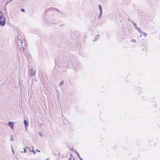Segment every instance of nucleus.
Listing matches in <instances>:
<instances>
[{
	"label": "nucleus",
	"instance_id": "1",
	"mask_svg": "<svg viewBox=\"0 0 160 160\" xmlns=\"http://www.w3.org/2000/svg\"><path fill=\"white\" fill-rule=\"evenodd\" d=\"M25 42L24 40L22 38H19V37H18V39L17 41V43L18 48H20L21 46L20 50L21 51L23 52L25 49L24 46H25Z\"/></svg>",
	"mask_w": 160,
	"mask_h": 160
},
{
	"label": "nucleus",
	"instance_id": "2",
	"mask_svg": "<svg viewBox=\"0 0 160 160\" xmlns=\"http://www.w3.org/2000/svg\"><path fill=\"white\" fill-rule=\"evenodd\" d=\"M2 20H0V25L2 27L4 26L5 24L6 18L5 17H2Z\"/></svg>",
	"mask_w": 160,
	"mask_h": 160
},
{
	"label": "nucleus",
	"instance_id": "3",
	"mask_svg": "<svg viewBox=\"0 0 160 160\" xmlns=\"http://www.w3.org/2000/svg\"><path fill=\"white\" fill-rule=\"evenodd\" d=\"M36 74V71L33 68H32L30 71V75L31 76H34Z\"/></svg>",
	"mask_w": 160,
	"mask_h": 160
},
{
	"label": "nucleus",
	"instance_id": "4",
	"mask_svg": "<svg viewBox=\"0 0 160 160\" xmlns=\"http://www.w3.org/2000/svg\"><path fill=\"white\" fill-rule=\"evenodd\" d=\"M14 122H8V126L11 127V128L12 129H14Z\"/></svg>",
	"mask_w": 160,
	"mask_h": 160
},
{
	"label": "nucleus",
	"instance_id": "5",
	"mask_svg": "<svg viewBox=\"0 0 160 160\" xmlns=\"http://www.w3.org/2000/svg\"><path fill=\"white\" fill-rule=\"evenodd\" d=\"M133 25H134L135 28L137 29V30L140 33L142 31L140 29V28H139L137 25V24L136 23H133Z\"/></svg>",
	"mask_w": 160,
	"mask_h": 160
},
{
	"label": "nucleus",
	"instance_id": "6",
	"mask_svg": "<svg viewBox=\"0 0 160 160\" xmlns=\"http://www.w3.org/2000/svg\"><path fill=\"white\" fill-rule=\"evenodd\" d=\"M74 152H75L76 154H78V157L79 158L80 160H82V158L80 157V156L78 153L76 151V150H74Z\"/></svg>",
	"mask_w": 160,
	"mask_h": 160
},
{
	"label": "nucleus",
	"instance_id": "7",
	"mask_svg": "<svg viewBox=\"0 0 160 160\" xmlns=\"http://www.w3.org/2000/svg\"><path fill=\"white\" fill-rule=\"evenodd\" d=\"M23 123L25 127L28 126V123L27 122L26 120H24L23 121Z\"/></svg>",
	"mask_w": 160,
	"mask_h": 160
},
{
	"label": "nucleus",
	"instance_id": "8",
	"mask_svg": "<svg viewBox=\"0 0 160 160\" xmlns=\"http://www.w3.org/2000/svg\"><path fill=\"white\" fill-rule=\"evenodd\" d=\"M99 37V35L98 34L97 35L96 37L95 38V39L94 40H93V42H95L96 41H97L98 38Z\"/></svg>",
	"mask_w": 160,
	"mask_h": 160
},
{
	"label": "nucleus",
	"instance_id": "9",
	"mask_svg": "<svg viewBox=\"0 0 160 160\" xmlns=\"http://www.w3.org/2000/svg\"><path fill=\"white\" fill-rule=\"evenodd\" d=\"M140 33L142 34L145 37H146L147 36V34L142 31Z\"/></svg>",
	"mask_w": 160,
	"mask_h": 160
},
{
	"label": "nucleus",
	"instance_id": "10",
	"mask_svg": "<svg viewBox=\"0 0 160 160\" xmlns=\"http://www.w3.org/2000/svg\"><path fill=\"white\" fill-rule=\"evenodd\" d=\"M98 8H99V9L100 10V12H102V6L99 4L98 6Z\"/></svg>",
	"mask_w": 160,
	"mask_h": 160
},
{
	"label": "nucleus",
	"instance_id": "11",
	"mask_svg": "<svg viewBox=\"0 0 160 160\" xmlns=\"http://www.w3.org/2000/svg\"><path fill=\"white\" fill-rule=\"evenodd\" d=\"M102 14V12H100V14H99V15L98 16V19H99L101 18Z\"/></svg>",
	"mask_w": 160,
	"mask_h": 160
},
{
	"label": "nucleus",
	"instance_id": "12",
	"mask_svg": "<svg viewBox=\"0 0 160 160\" xmlns=\"http://www.w3.org/2000/svg\"><path fill=\"white\" fill-rule=\"evenodd\" d=\"M32 149H33V150H30V148H29V149L30 151V152H33V153H34V154H35V153H36V151H34V150H33V147H32Z\"/></svg>",
	"mask_w": 160,
	"mask_h": 160
},
{
	"label": "nucleus",
	"instance_id": "13",
	"mask_svg": "<svg viewBox=\"0 0 160 160\" xmlns=\"http://www.w3.org/2000/svg\"><path fill=\"white\" fill-rule=\"evenodd\" d=\"M27 148H28V147H26V148H24V151L23 152V151H22L21 152H26V149Z\"/></svg>",
	"mask_w": 160,
	"mask_h": 160
},
{
	"label": "nucleus",
	"instance_id": "14",
	"mask_svg": "<svg viewBox=\"0 0 160 160\" xmlns=\"http://www.w3.org/2000/svg\"><path fill=\"white\" fill-rule=\"evenodd\" d=\"M64 83V81H61L60 84H59V85L60 86H62V85H63Z\"/></svg>",
	"mask_w": 160,
	"mask_h": 160
},
{
	"label": "nucleus",
	"instance_id": "15",
	"mask_svg": "<svg viewBox=\"0 0 160 160\" xmlns=\"http://www.w3.org/2000/svg\"><path fill=\"white\" fill-rule=\"evenodd\" d=\"M10 137L11 138L10 140L12 141H14V140L13 139V137L12 135H11Z\"/></svg>",
	"mask_w": 160,
	"mask_h": 160
},
{
	"label": "nucleus",
	"instance_id": "16",
	"mask_svg": "<svg viewBox=\"0 0 160 160\" xmlns=\"http://www.w3.org/2000/svg\"><path fill=\"white\" fill-rule=\"evenodd\" d=\"M63 122L64 123H65V124H66L68 122V121L66 120H63Z\"/></svg>",
	"mask_w": 160,
	"mask_h": 160
},
{
	"label": "nucleus",
	"instance_id": "17",
	"mask_svg": "<svg viewBox=\"0 0 160 160\" xmlns=\"http://www.w3.org/2000/svg\"><path fill=\"white\" fill-rule=\"evenodd\" d=\"M19 85H20V87H21V86L22 85V83L21 82V81H19Z\"/></svg>",
	"mask_w": 160,
	"mask_h": 160
},
{
	"label": "nucleus",
	"instance_id": "18",
	"mask_svg": "<svg viewBox=\"0 0 160 160\" xmlns=\"http://www.w3.org/2000/svg\"><path fill=\"white\" fill-rule=\"evenodd\" d=\"M131 41L133 42H136V40L135 39H132Z\"/></svg>",
	"mask_w": 160,
	"mask_h": 160
},
{
	"label": "nucleus",
	"instance_id": "19",
	"mask_svg": "<svg viewBox=\"0 0 160 160\" xmlns=\"http://www.w3.org/2000/svg\"><path fill=\"white\" fill-rule=\"evenodd\" d=\"M21 11H22V12H25L24 9L23 8H22V9H21Z\"/></svg>",
	"mask_w": 160,
	"mask_h": 160
},
{
	"label": "nucleus",
	"instance_id": "20",
	"mask_svg": "<svg viewBox=\"0 0 160 160\" xmlns=\"http://www.w3.org/2000/svg\"><path fill=\"white\" fill-rule=\"evenodd\" d=\"M128 20L129 21H131V20L129 18H128Z\"/></svg>",
	"mask_w": 160,
	"mask_h": 160
},
{
	"label": "nucleus",
	"instance_id": "21",
	"mask_svg": "<svg viewBox=\"0 0 160 160\" xmlns=\"http://www.w3.org/2000/svg\"><path fill=\"white\" fill-rule=\"evenodd\" d=\"M39 135H40L42 137L43 136L42 135V134H41V133H39Z\"/></svg>",
	"mask_w": 160,
	"mask_h": 160
},
{
	"label": "nucleus",
	"instance_id": "22",
	"mask_svg": "<svg viewBox=\"0 0 160 160\" xmlns=\"http://www.w3.org/2000/svg\"><path fill=\"white\" fill-rule=\"evenodd\" d=\"M36 152H40V151L38 150V149H37L36 151Z\"/></svg>",
	"mask_w": 160,
	"mask_h": 160
},
{
	"label": "nucleus",
	"instance_id": "23",
	"mask_svg": "<svg viewBox=\"0 0 160 160\" xmlns=\"http://www.w3.org/2000/svg\"><path fill=\"white\" fill-rule=\"evenodd\" d=\"M50 158H47V160H50Z\"/></svg>",
	"mask_w": 160,
	"mask_h": 160
},
{
	"label": "nucleus",
	"instance_id": "24",
	"mask_svg": "<svg viewBox=\"0 0 160 160\" xmlns=\"http://www.w3.org/2000/svg\"><path fill=\"white\" fill-rule=\"evenodd\" d=\"M69 160H72V158L69 157Z\"/></svg>",
	"mask_w": 160,
	"mask_h": 160
},
{
	"label": "nucleus",
	"instance_id": "25",
	"mask_svg": "<svg viewBox=\"0 0 160 160\" xmlns=\"http://www.w3.org/2000/svg\"><path fill=\"white\" fill-rule=\"evenodd\" d=\"M12 151L13 153H14V151L13 149H12Z\"/></svg>",
	"mask_w": 160,
	"mask_h": 160
},
{
	"label": "nucleus",
	"instance_id": "26",
	"mask_svg": "<svg viewBox=\"0 0 160 160\" xmlns=\"http://www.w3.org/2000/svg\"><path fill=\"white\" fill-rule=\"evenodd\" d=\"M53 154H54V156H56V154H55V153H53Z\"/></svg>",
	"mask_w": 160,
	"mask_h": 160
},
{
	"label": "nucleus",
	"instance_id": "27",
	"mask_svg": "<svg viewBox=\"0 0 160 160\" xmlns=\"http://www.w3.org/2000/svg\"><path fill=\"white\" fill-rule=\"evenodd\" d=\"M131 22H132L133 24V23H134L133 21H132V20L131 21Z\"/></svg>",
	"mask_w": 160,
	"mask_h": 160
},
{
	"label": "nucleus",
	"instance_id": "28",
	"mask_svg": "<svg viewBox=\"0 0 160 160\" xmlns=\"http://www.w3.org/2000/svg\"><path fill=\"white\" fill-rule=\"evenodd\" d=\"M72 149V150H73V151H74V149H73V148H72V149Z\"/></svg>",
	"mask_w": 160,
	"mask_h": 160
},
{
	"label": "nucleus",
	"instance_id": "29",
	"mask_svg": "<svg viewBox=\"0 0 160 160\" xmlns=\"http://www.w3.org/2000/svg\"><path fill=\"white\" fill-rule=\"evenodd\" d=\"M142 35H140V37H142Z\"/></svg>",
	"mask_w": 160,
	"mask_h": 160
},
{
	"label": "nucleus",
	"instance_id": "30",
	"mask_svg": "<svg viewBox=\"0 0 160 160\" xmlns=\"http://www.w3.org/2000/svg\"><path fill=\"white\" fill-rule=\"evenodd\" d=\"M60 153H59L58 154V155L59 156L60 155Z\"/></svg>",
	"mask_w": 160,
	"mask_h": 160
}]
</instances>
